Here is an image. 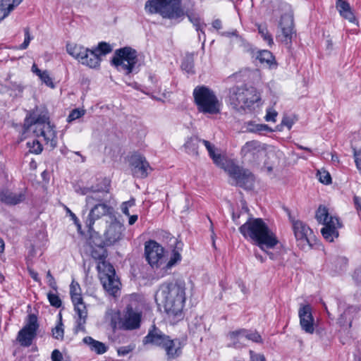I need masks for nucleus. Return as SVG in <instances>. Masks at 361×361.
Returning <instances> with one entry per match:
<instances>
[{"label": "nucleus", "mask_w": 361, "mask_h": 361, "mask_svg": "<svg viewBox=\"0 0 361 361\" xmlns=\"http://www.w3.org/2000/svg\"><path fill=\"white\" fill-rule=\"evenodd\" d=\"M107 191L103 188H98L92 186L90 193L86 197L87 205H94L97 203H103Z\"/></svg>", "instance_id": "393cba45"}, {"label": "nucleus", "mask_w": 361, "mask_h": 361, "mask_svg": "<svg viewBox=\"0 0 361 361\" xmlns=\"http://www.w3.org/2000/svg\"><path fill=\"white\" fill-rule=\"evenodd\" d=\"M112 210V207L105 203H97L93 205L85 221V225L88 232H91L93 230L95 221L111 214Z\"/></svg>", "instance_id": "ddd939ff"}, {"label": "nucleus", "mask_w": 361, "mask_h": 361, "mask_svg": "<svg viewBox=\"0 0 361 361\" xmlns=\"http://www.w3.org/2000/svg\"><path fill=\"white\" fill-rule=\"evenodd\" d=\"M123 231L124 227L123 224L116 219H114L104 233L106 245L111 246L119 241L122 238Z\"/></svg>", "instance_id": "6ab92c4d"}, {"label": "nucleus", "mask_w": 361, "mask_h": 361, "mask_svg": "<svg viewBox=\"0 0 361 361\" xmlns=\"http://www.w3.org/2000/svg\"><path fill=\"white\" fill-rule=\"evenodd\" d=\"M89 233H90L89 244L92 248H104L105 246H107L106 245V239H102L99 234L97 232H95L94 229Z\"/></svg>", "instance_id": "473e14b6"}, {"label": "nucleus", "mask_w": 361, "mask_h": 361, "mask_svg": "<svg viewBox=\"0 0 361 361\" xmlns=\"http://www.w3.org/2000/svg\"><path fill=\"white\" fill-rule=\"evenodd\" d=\"M278 115V113L274 109L270 108L267 110V114L264 117L266 121H272L276 122V118Z\"/></svg>", "instance_id": "4d7b16f0"}, {"label": "nucleus", "mask_w": 361, "mask_h": 361, "mask_svg": "<svg viewBox=\"0 0 361 361\" xmlns=\"http://www.w3.org/2000/svg\"><path fill=\"white\" fill-rule=\"evenodd\" d=\"M47 278L48 279V284L49 286L54 290H57V285L56 282L54 278V276L51 275V271H48L47 273Z\"/></svg>", "instance_id": "e2e57ef3"}, {"label": "nucleus", "mask_w": 361, "mask_h": 361, "mask_svg": "<svg viewBox=\"0 0 361 361\" xmlns=\"http://www.w3.org/2000/svg\"><path fill=\"white\" fill-rule=\"evenodd\" d=\"M240 233L245 238H250L262 250L272 249L278 243L276 234L260 218H250L239 228Z\"/></svg>", "instance_id": "7ed1b4c3"}, {"label": "nucleus", "mask_w": 361, "mask_h": 361, "mask_svg": "<svg viewBox=\"0 0 361 361\" xmlns=\"http://www.w3.org/2000/svg\"><path fill=\"white\" fill-rule=\"evenodd\" d=\"M94 49L97 56L101 58V56H105L111 52L113 48L110 44L105 42H101L96 47L94 48Z\"/></svg>", "instance_id": "58836bf2"}, {"label": "nucleus", "mask_w": 361, "mask_h": 361, "mask_svg": "<svg viewBox=\"0 0 361 361\" xmlns=\"http://www.w3.org/2000/svg\"><path fill=\"white\" fill-rule=\"evenodd\" d=\"M251 131L258 133L263 131L273 132V130L267 124H256L255 128L252 129Z\"/></svg>", "instance_id": "13d9d810"}, {"label": "nucleus", "mask_w": 361, "mask_h": 361, "mask_svg": "<svg viewBox=\"0 0 361 361\" xmlns=\"http://www.w3.org/2000/svg\"><path fill=\"white\" fill-rule=\"evenodd\" d=\"M38 77L40 78L42 82L46 84L48 87L51 88L54 87V85L52 82L51 78L49 76V74L47 71H42V73L38 75Z\"/></svg>", "instance_id": "09e8293b"}, {"label": "nucleus", "mask_w": 361, "mask_h": 361, "mask_svg": "<svg viewBox=\"0 0 361 361\" xmlns=\"http://www.w3.org/2000/svg\"><path fill=\"white\" fill-rule=\"evenodd\" d=\"M66 51L80 63L90 68H96L100 66L102 59L97 56L94 48L90 49L80 45L68 44Z\"/></svg>", "instance_id": "6e6552de"}, {"label": "nucleus", "mask_w": 361, "mask_h": 361, "mask_svg": "<svg viewBox=\"0 0 361 361\" xmlns=\"http://www.w3.org/2000/svg\"><path fill=\"white\" fill-rule=\"evenodd\" d=\"M332 216L329 215L328 208L324 205H319L316 211L315 218L317 221L323 225L329 222V218Z\"/></svg>", "instance_id": "72a5a7b5"}, {"label": "nucleus", "mask_w": 361, "mask_h": 361, "mask_svg": "<svg viewBox=\"0 0 361 361\" xmlns=\"http://www.w3.org/2000/svg\"><path fill=\"white\" fill-rule=\"evenodd\" d=\"M342 17L349 20L350 23H355L356 18L351 11V8L347 10V11H344L340 14Z\"/></svg>", "instance_id": "bf43d9fd"}, {"label": "nucleus", "mask_w": 361, "mask_h": 361, "mask_svg": "<svg viewBox=\"0 0 361 361\" xmlns=\"http://www.w3.org/2000/svg\"><path fill=\"white\" fill-rule=\"evenodd\" d=\"M192 94L199 112L209 115L220 113L221 104L210 88L204 85L197 86Z\"/></svg>", "instance_id": "20e7f679"}, {"label": "nucleus", "mask_w": 361, "mask_h": 361, "mask_svg": "<svg viewBox=\"0 0 361 361\" xmlns=\"http://www.w3.org/2000/svg\"><path fill=\"white\" fill-rule=\"evenodd\" d=\"M161 17L170 20H176L185 16L181 0H166Z\"/></svg>", "instance_id": "aec40b11"}, {"label": "nucleus", "mask_w": 361, "mask_h": 361, "mask_svg": "<svg viewBox=\"0 0 361 361\" xmlns=\"http://www.w3.org/2000/svg\"><path fill=\"white\" fill-rule=\"evenodd\" d=\"M37 333L27 330V329H22L18 334L17 339L23 346H30L33 339L35 338Z\"/></svg>", "instance_id": "c756f323"}, {"label": "nucleus", "mask_w": 361, "mask_h": 361, "mask_svg": "<svg viewBox=\"0 0 361 361\" xmlns=\"http://www.w3.org/2000/svg\"><path fill=\"white\" fill-rule=\"evenodd\" d=\"M91 255L94 259L98 260L97 264H99L102 262L108 263L106 261V258L107 257V251L105 248H92Z\"/></svg>", "instance_id": "4c0bfd02"}, {"label": "nucleus", "mask_w": 361, "mask_h": 361, "mask_svg": "<svg viewBox=\"0 0 361 361\" xmlns=\"http://www.w3.org/2000/svg\"><path fill=\"white\" fill-rule=\"evenodd\" d=\"M225 170L231 178L235 180L236 185L245 190L252 188L255 178L249 170L243 169L233 163L228 164Z\"/></svg>", "instance_id": "1a4fd4ad"}, {"label": "nucleus", "mask_w": 361, "mask_h": 361, "mask_svg": "<svg viewBox=\"0 0 361 361\" xmlns=\"http://www.w3.org/2000/svg\"><path fill=\"white\" fill-rule=\"evenodd\" d=\"M133 348L130 345L121 346L118 348L117 353L119 356H125L133 350Z\"/></svg>", "instance_id": "680f3d73"}, {"label": "nucleus", "mask_w": 361, "mask_h": 361, "mask_svg": "<svg viewBox=\"0 0 361 361\" xmlns=\"http://www.w3.org/2000/svg\"><path fill=\"white\" fill-rule=\"evenodd\" d=\"M252 56L259 60L261 63H267L271 66L274 62V57L272 53L268 50H252Z\"/></svg>", "instance_id": "2f4dec72"}, {"label": "nucleus", "mask_w": 361, "mask_h": 361, "mask_svg": "<svg viewBox=\"0 0 361 361\" xmlns=\"http://www.w3.org/2000/svg\"><path fill=\"white\" fill-rule=\"evenodd\" d=\"M38 328L39 324L37 322V317L34 314H29L27 318V322L26 325L23 327V329H27V330H30L37 333Z\"/></svg>", "instance_id": "37998d69"}, {"label": "nucleus", "mask_w": 361, "mask_h": 361, "mask_svg": "<svg viewBox=\"0 0 361 361\" xmlns=\"http://www.w3.org/2000/svg\"><path fill=\"white\" fill-rule=\"evenodd\" d=\"M353 278L357 285L361 286V267L355 270Z\"/></svg>", "instance_id": "0e129e2a"}, {"label": "nucleus", "mask_w": 361, "mask_h": 361, "mask_svg": "<svg viewBox=\"0 0 361 361\" xmlns=\"http://www.w3.org/2000/svg\"><path fill=\"white\" fill-rule=\"evenodd\" d=\"M99 276L104 290L111 295L116 296L120 290L121 282L116 276L114 267L110 263L97 264Z\"/></svg>", "instance_id": "0eeeda50"}, {"label": "nucleus", "mask_w": 361, "mask_h": 361, "mask_svg": "<svg viewBox=\"0 0 361 361\" xmlns=\"http://www.w3.org/2000/svg\"><path fill=\"white\" fill-rule=\"evenodd\" d=\"M353 151L357 169L361 173V149L356 150L355 149H354Z\"/></svg>", "instance_id": "052dcab7"}, {"label": "nucleus", "mask_w": 361, "mask_h": 361, "mask_svg": "<svg viewBox=\"0 0 361 361\" xmlns=\"http://www.w3.org/2000/svg\"><path fill=\"white\" fill-rule=\"evenodd\" d=\"M258 32L263 38V39L267 42V44L271 46L274 44V40L271 35L269 32L266 26L259 25L258 27Z\"/></svg>", "instance_id": "49530a36"}, {"label": "nucleus", "mask_w": 361, "mask_h": 361, "mask_svg": "<svg viewBox=\"0 0 361 361\" xmlns=\"http://www.w3.org/2000/svg\"><path fill=\"white\" fill-rule=\"evenodd\" d=\"M298 317L302 330L307 334H312L314 331V319L312 307L309 304H301L298 310Z\"/></svg>", "instance_id": "4468645a"}, {"label": "nucleus", "mask_w": 361, "mask_h": 361, "mask_svg": "<svg viewBox=\"0 0 361 361\" xmlns=\"http://www.w3.org/2000/svg\"><path fill=\"white\" fill-rule=\"evenodd\" d=\"M135 200L133 198L130 199L127 202H123L121 205L122 212L126 216H130L129 208L135 206Z\"/></svg>", "instance_id": "5fc2aeb1"}, {"label": "nucleus", "mask_w": 361, "mask_h": 361, "mask_svg": "<svg viewBox=\"0 0 361 361\" xmlns=\"http://www.w3.org/2000/svg\"><path fill=\"white\" fill-rule=\"evenodd\" d=\"M84 114H85V111L84 110H79L78 109H73L69 114V115H68V116L67 118V121L68 123H71V122H72V121H73L80 118Z\"/></svg>", "instance_id": "3c124183"}, {"label": "nucleus", "mask_w": 361, "mask_h": 361, "mask_svg": "<svg viewBox=\"0 0 361 361\" xmlns=\"http://www.w3.org/2000/svg\"><path fill=\"white\" fill-rule=\"evenodd\" d=\"M83 342L90 347L92 351L97 354H104L107 351L108 347L105 343L96 341L91 336L85 337Z\"/></svg>", "instance_id": "cd10ccee"}, {"label": "nucleus", "mask_w": 361, "mask_h": 361, "mask_svg": "<svg viewBox=\"0 0 361 361\" xmlns=\"http://www.w3.org/2000/svg\"><path fill=\"white\" fill-rule=\"evenodd\" d=\"M26 145L30 153L39 154L43 150L42 144L37 140L29 141Z\"/></svg>", "instance_id": "c03bdc74"}, {"label": "nucleus", "mask_w": 361, "mask_h": 361, "mask_svg": "<svg viewBox=\"0 0 361 361\" xmlns=\"http://www.w3.org/2000/svg\"><path fill=\"white\" fill-rule=\"evenodd\" d=\"M317 176H318L319 180L321 183H322L325 185H328L331 183V177L329 172H327L326 171H319Z\"/></svg>", "instance_id": "8fccbe9b"}, {"label": "nucleus", "mask_w": 361, "mask_h": 361, "mask_svg": "<svg viewBox=\"0 0 361 361\" xmlns=\"http://www.w3.org/2000/svg\"><path fill=\"white\" fill-rule=\"evenodd\" d=\"M187 16L189 20L192 23L193 26L195 27V30L197 32L200 31L202 34L204 35L203 27H205L206 25L204 23L201 22L200 18L195 14H188Z\"/></svg>", "instance_id": "a19ab883"}, {"label": "nucleus", "mask_w": 361, "mask_h": 361, "mask_svg": "<svg viewBox=\"0 0 361 361\" xmlns=\"http://www.w3.org/2000/svg\"><path fill=\"white\" fill-rule=\"evenodd\" d=\"M11 0H1L0 1V20L4 19L16 7Z\"/></svg>", "instance_id": "f704fd0d"}, {"label": "nucleus", "mask_w": 361, "mask_h": 361, "mask_svg": "<svg viewBox=\"0 0 361 361\" xmlns=\"http://www.w3.org/2000/svg\"><path fill=\"white\" fill-rule=\"evenodd\" d=\"M51 360L52 361H62L63 356L61 353L57 349L54 350L51 353Z\"/></svg>", "instance_id": "338daca9"}, {"label": "nucleus", "mask_w": 361, "mask_h": 361, "mask_svg": "<svg viewBox=\"0 0 361 361\" xmlns=\"http://www.w3.org/2000/svg\"><path fill=\"white\" fill-rule=\"evenodd\" d=\"M260 99L256 89L245 87H233L229 91V101L233 108L245 109Z\"/></svg>", "instance_id": "423d86ee"}, {"label": "nucleus", "mask_w": 361, "mask_h": 361, "mask_svg": "<svg viewBox=\"0 0 361 361\" xmlns=\"http://www.w3.org/2000/svg\"><path fill=\"white\" fill-rule=\"evenodd\" d=\"M250 354L252 361H265V357L262 354L255 353L252 350L250 351Z\"/></svg>", "instance_id": "69168bd1"}, {"label": "nucleus", "mask_w": 361, "mask_h": 361, "mask_svg": "<svg viewBox=\"0 0 361 361\" xmlns=\"http://www.w3.org/2000/svg\"><path fill=\"white\" fill-rule=\"evenodd\" d=\"M133 175L137 178H145L152 171L146 158L141 154H133L130 161Z\"/></svg>", "instance_id": "f8f14e48"}, {"label": "nucleus", "mask_w": 361, "mask_h": 361, "mask_svg": "<svg viewBox=\"0 0 361 361\" xmlns=\"http://www.w3.org/2000/svg\"><path fill=\"white\" fill-rule=\"evenodd\" d=\"M145 255L153 269L160 268L166 262L164 247L154 240H149L145 244Z\"/></svg>", "instance_id": "9d476101"}, {"label": "nucleus", "mask_w": 361, "mask_h": 361, "mask_svg": "<svg viewBox=\"0 0 361 361\" xmlns=\"http://www.w3.org/2000/svg\"><path fill=\"white\" fill-rule=\"evenodd\" d=\"M182 250V243L180 242L176 241V246L173 249L169 260L164 264L162 267L165 271L171 269L174 265L181 260L180 251Z\"/></svg>", "instance_id": "a878e982"}, {"label": "nucleus", "mask_w": 361, "mask_h": 361, "mask_svg": "<svg viewBox=\"0 0 361 361\" xmlns=\"http://www.w3.org/2000/svg\"><path fill=\"white\" fill-rule=\"evenodd\" d=\"M170 336L164 334L154 325L149 330L147 335L143 339L144 344H152L162 348Z\"/></svg>", "instance_id": "412c9836"}, {"label": "nucleus", "mask_w": 361, "mask_h": 361, "mask_svg": "<svg viewBox=\"0 0 361 361\" xmlns=\"http://www.w3.org/2000/svg\"><path fill=\"white\" fill-rule=\"evenodd\" d=\"M183 345L178 338L171 339L166 342L161 348L164 350L167 360H175L182 354Z\"/></svg>", "instance_id": "b1692460"}, {"label": "nucleus", "mask_w": 361, "mask_h": 361, "mask_svg": "<svg viewBox=\"0 0 361 361\" xmlns=\"http://www.w3.org/2000/svg\"><path fill=\"white\" fill-rule=\"evenodd\" d=\"M280 27L282 32L281 42L286 45H290L292 38L295 33L293 15L285 13L281 16Z\"/></svg>", "instance_id": "a211bd4d"}, {"label": "nucleus", "mask_w": 361, "mask_h": 361, "mask_svg": "<svg viewBox=\"0 0 361 361\" xmlns=\"http://www.w3.org/2000/svg\"><path fill=\"white\" fill-rule=\"evenodd\" d=\"M156 300L164 302L165 311L169 317L182 318L185 302V283L178 280L163 283L157 292Z\"/></svg>", "instance_id": "f257e3e1"}, {"label": "nucleus", "mask_w": 361, "mask_h": 361, "mask_svg": "<svg viewBox=\"0 0 361 361\" xmlns=\"http://www.w3.org/2000/svg\"><path fill=\"white\" fill-rule=\"evenodd\" d=\"M137 62V51L130 47H124L115 51L111 64L117 71L129 75L134 71Z\"/></svg>", "instance_id": "39448f33"}, {"label": "nucleus", "mask_w": 361, "mask_h": 361, "mask_svg": "<svg viewBox=\"0 0 361 361\" xmlns=\"http://www.w3.org/2000/svg\"><path fill=\"white\" fill-rule=\"evenodd\" d=\"M8 85L9 89L16 92V94L22 93L24 90V87L20 82L10 81Z\"/></svg>", "instance_id": "603ef678"}, {"label": "nucleus", "mask_w": 361, "mask_h": 361, "mask_svg": "<svg viewBox=\"0 0 361 361\" xmlns=\"http://www.w3.org/2000/svg\"><path fill=\"white\" fill-rule=\"evenodd\" d=\"M70 294L72 302L82 299L80 294V287L78 283L75 281L71 283L70 286Z\"/></svg>", "instance_id": "ea45409f"}, {"label": "nucleus", "mask_w": 361, "mask_h": 361, "mask_svg": "<svg viewBox=\"0 0 361 361\" xmlns=\"http://www.w3.org/2000/svg\"><path fill=\"white\" fill-rule=\"evenodd\" d=\"M262 149L261 144L257 140H252L247 142L241 148V154L246 157L248 154L255 156L256 154L261 152Z\"/></svg>", "instance_id": "7c9ffc66"}, {"label": "nucleus", "mask_w": 361, "mask_h": 361, "mask_svg": "<svg viewBox=\"0 0 361 361\" xmlns=\"http://www.w3.org/2000/svg\"><path fill=\"white\" fill-rule=\"evenodd\" d=\"M64 209L66 213L71 217V220H73L74 224L77 226L78 231H80L81 230V224L76 215L72 212V211L67 206L64 205Z\"/></svg>", "instance_id": "6e6d98bb"}, {"label": "nucleus", "mask_w": 361, "mask_h": 361, "mask_svg": "<svg viewBox=\"0 0 361 361\" xmlns=\"http://www.w3.org/2000/svg\"><path fill=\"white\" fill-rule=\"evenodd\" d=\"M201 141L202 139L199 138L197 136H192L188 138L183 145L185 152L189 155L198 157V146Z\"/></svg>", "instance_id": "c85d7f7f"}, {"label": "nucleus", "mask_w": 361, "mask_h": 361, "mask_svg": "<svg viewBox=\"0 0 361 361\" xmlns=\"http://www.w3.org/2000/svg\"><path fill=\"white\" fill-rule=\"evenodd\" d=\"M336 8L339 11V13H342L344 11H347L349 8H350V4L347 2H341V4H338L336 6Z\"/></svg>", "instance_id": "774afa93"}, {"label": "nucleus", "mask_w": 361, "mask_h": 361, "mask_svg": "<svg viewBox=\"0 0 361 361\" xmlns=\"http://www.w3.org/2000/svg\"><path fill=\"white\" fill-rule=\"evenodd\" d=\"M293 230L298 245L304 247L311 246V235L312 231L310 227L301 221H293Z\"/></svg>", "instance_id": "dca6fc26"}, {"label": "nucleus", "mask_w": 361, "mask_h": 361, "mask_svg": "<svg viewBox=\"0 0 361 361\" xmlns=\"http://www.w3.org/2000/svg\"><path fill=\"white\" fill-rule=\"evenodd\" d=\"M74 305V311L76 315L75 316V325L73 329L75 334L80 331L85 332V324L87 318V310L83 300H76L72 302Z\"/></svg>", "instance_id": "f3484780"}, {"label": "nucleus", "mask_w": 361, "mask_h": 361, "mask_svg": "<svg viewBox=\"0 0 361 361\" xmlns=\"http://www.w3.org/2000/svg\"><path fill=\"white\" fill-rule=\"evenodd\" d=\"M141 318V312L135 310L131 305H128L121 321V328L124 330H134L139 329L140 326Z\"/></svg>", "instance_id": "2eb2a0df"}, {"label": "nucleus", "mask_w": 361, "mask_h": 361, "mask_svg": "<svg viewBox=\"0 0 361 361\" xmlns=\"http://www.w3.org/2000/svg\"><path fill=\"white\" fill-rule=\"evenodd\" d=\"M181 68L188 73H194V57L192 54L185 55L181 63Z\"/></svg>", "instance_id": "e433bc0d"}, {"label": "nucleus", "mask_w": 361, "mask_h": 361, "mask_svg": "<svg viewBox=\"0 0 361 361\" xmlns=\"http://www.w3.org/2000/svg\"><path fill=\"white\" fill-rule=\"evenodd\" d=\"M24 33H25V39H24V42L20 45V49H27V47L29 46L30 41L32 39V37H31L30 33L29 27H27L24 29Z\"/></svg>", "instance_id": "864d4df0"}, {"label": "nucleus", "mask_w": 361, "mask_h": 361, "mask_svg": "<svg viewBox=\"0 0 361 361\" xmlns=\"http://www.w3.org/2000/svg\"><path fill=\"white\" fill-rule=\"evenodd\" d=\"M204 329V326L203 325L202 318L195 317L189 324V329L190 331H192L194 334L201 331Z\"/></svg>", "instance_id": "a18cd8bd"}, {"label": "nucleus", "mask_w": 361, "mask_h": 361, "mask_svg": "<svg viewBox=\"0 0 361 361\" xmlns=\"http://www.w3.org/2000/svg\"><path fill=\"white\" fill-rule=\"evenodd\" d=\"M47 298L50 305L56 308H59L61 306L62 302L58 295L49 292L47 294Z\"/></svg>", "instance_id": "de8ad7c7"}, {"label": "nucleus", "mask_w": 361, "mask_h": 361, "mask_svg": "<svg viewBox=\"0 0 361 361\" xmlns=\"http://www.w3.org/2000/svg\"><path fill=\"white\" fill-rule=\"evenodd\" d=\"M26 198L25 191L13 192L8 189L0 191V202L8 206H15L24 202Z\"/></svg>", "instance_id": "4be33fe9"}, {"label": "nucleus", "mask_w": 361, "mask_h": 361, "mask_svg": "<svg viewBox=\"0 0 361 361\" xmlns=\"http://www.w3.org/2000/svg\"><path fill=\"white\" fill-rule=\"evenodd\" d=\"M201 142L205 146L208 151L209 157L212 159L216 164H219L221 162L222 158L221 154L215 153V147L210 142L206 140H202Z\"/></svg>", "instance_id": "c9c22d12"}, {"label": "nucleus", "mask_w": 361, "mask_h": 361, "mask_svg": "<svg viewBox=\"0 0 361 361\" xmlns=\"http://www.w3.org/2000/svg\"><path fill=\"white\" fill-rule=\"evenodd\" d=\"M166 0H148L145 3V11L149 14L161 13L165 8Z\"/></svg>", "instance_id": "bb28decb"}, {"label": "nucleus", "mask_w": 361, "mask_h": 361, "mask_svg": "<svg viewBox=\"0 0 361 361\" xmlns=\"http://www.w3.org/2000/svg\"><path fill=\"white\" fill-rule=\"evenodd\" d=\"M63 322L61 316L60 315L59 321L57 325L52 329V336L55 339L62 341L64 338V329L63 328Z\"/></svg>", "instance_id": "79ce46f5"}, {"label": "nucleus", "mask_w": 361, "mask_h": 361, "mask_svg": "<svg viewBox=\"0 0 361 361\" xmlns=\"http://www.w3.org/2000/svg\"><path fill=\"white\" fill-rule=\"evenodd\" d=\"M25 131L32 130L37 137L42 136L52 148L57 145L55 126L51 124L49 114L44 106H37L26 116L24 121Z\"/></svg>", "instance_id": "f03ea898"}, {"label": "nucleus", "mask_w": 361, "mask_h": 361, "mask_svg": "<svg viewBox=\"0 0 361 361\" xmlns=\"http://www.w3.org/2000/svg\"><path fill=\"white\" fill-rule=\"evenodd\" d=\"M228 337L232 341L231 346L238 348L244 346L242 342L243 338L252 341L257 343H262V338L259 333L256 331L240 329L228 333Z\"/></svg>", "instance_id": "9b49d317"}, {"label": "nucleus", "mask_w": 361, "mask_h": 361, "mask_svg": "<svg viewBox=\"0 0 361 361\" xmlns=\"http://www.w3.org/2000/svg\"><path fill=\"white\" fill-rule=\"evenodd\" d=\"M340 226L339 219L336 216H331L329 218V222L321 229V233L326 240L333 242L334 238L338 236L337 229Z\"/></svg>", "instance_id": "5701e85b"}]
</instances>
